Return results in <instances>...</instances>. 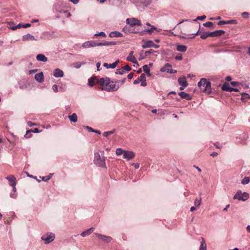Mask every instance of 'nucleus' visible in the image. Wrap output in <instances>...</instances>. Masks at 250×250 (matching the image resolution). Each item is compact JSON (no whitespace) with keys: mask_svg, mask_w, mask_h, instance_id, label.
I'll use <instances>...</instances> for the list:
<instances>
[{"mask_svg":"<svg viewBox=\"0 0 250 250\" xmlns=\"http://www.w3.org/2000/svg\"><path fill=\"white\" fill-rule=\"evenodd\" d=\"M99 84L102 86L101 89L107 91H115L119 88L113 82H111L109 78H102L99 81Z\"/></svg>","mask_w":250,"mask_h":250,"instance_id":"obj_1","label":"nucleus"},{"mask_svg":"<svg viewBox=\"0 0 250 250\" xmlns=\"http://www.w3.org/2000/svg\"><path fill=\"white\" fill-rule=\"evenodd\" d=\"M116 43L113 42H96L94 41L85 42L82 44V47L84 48H88L92 47L99 46H109L115 45Z\"/></svg>","mask_w":250,"mask_h":250,"instance_id":"obj_2","label":"nucleus"},{"mask_svg":"<svg viewBox=\"0 0 250 250\" xmlns=\"http://www.w3.org/2000/svg\"><path fill=\"white\" fill-rule=\"evenodd\" d=\"M94 163L99 167H105V157L103 151H100L95 153Z\"/></svg>","mask_w":250,"mask_h":250,"instance_id":"obj_3","label":"nucleus"},{"mask_svg":"<svg viewBox=\"0 0 250 250\" xmlns=\"http://www.w3.org/2000/svg\"><path fill=\"white\" fill-rule=\"evenodd\" d=\"M198 86L201 90L208 94L211 92V83L205 78H202L198 83Z\"/></svg>","mask_w":250,"mask_h":250,"instance_id":"obj_4","label":"nucleus"},{"mask_svg":"<svg viewBox=\"0 0 250 250\" xmlns=\"http://www.w3.org/2000/svg\"><path fill=\"white\" fill-rule=\"evenodd\" d=\"M249 197V195L247 192H244L242 193L241 190H238L233 196L234 199H238V200L246 201Z\"/></svg>","mask_w":250,"mask_h":250,"instance_id":"obj_5","label":"nucleus"},{"mask_svg":"<svg viewBox=\"0 0 250 250\" xmlns=\"http://www.w3.org/2000/svg\"><path fill=\"white\" fill-rule=\"evenodd\" d=\"M126 23L129 25L131 27H132L135 25L140 26L141 25V22L140 20L134 18H128L126 20Z\"/></svg>","mask_w":250,"mask_h":250,"instance_id":"obj_6","label":"nucleus"},{"mask_svg":"<svg viewBox=\"0 0 250 250\" xmlns=\"http://www.w3.org/2000/svg\"><path fill=\"white\" fill-rule=\"evenodd\" d=\"M42 240L44 241L45 244H47L53 241L55 239V235L50 233V234H46L43 235L42 238Z\"/></svg>","mask_w":250,"mask_h":250,"instance_id":"obj_7","label":"nucleus"},{"mask_svg":"<svg viewBox=\"0 0 250 250\" xmlns=\"http://www.w3.org/2000/svg\"><path fill=\"white\" fill-rule=\"evenodd\" d=\"M160 70L161 72H167L170 74H173L176 72V70L171 68V65L169 63H166Z\"/></svg>","mask_w":250,"mask_h":250,"instance_id":"obj_8","label":"nucleus"},{"mask_svg":"<svg viewBox=\"0 0 250 250\" xmlns=\"http://www.w3.org/2000/svg\"><path fill=\"white\" fill-rule=\"evenodd\" d=\"M96 236L99 239L105 243H109L112 240V238L110 236L104 235L100 233H96Z\"/></svg>","mask_w":250,"mask_h":250,"instance_id":"obj_9","label":"nucleus"},{"mask_svg":"<svg viewBox=\"0 0 250 250\" xmlns=\"http://www.w3.org/2000/svg\"><path fill=\"white\" fill-rule=\"evenodd\" d=\"M135 156V154L132 151H124L123 158L126 159L127 160H129L133 158Z\"/></svg>","mask_w":250,"mask_h":250,"instance_id":"obj_10","label":"nucleus"},{"mask_svg":"<svg viewBox=\"0 0 250 250\" xmlns=\"http://www.w3.org/2000/svg\"><path fill=\"white\" fill-rule=\"evenodd\" d=\"M225 33V31L223 30H216L211 32H209V37H219Z\"/></svg>","mask_w":250,"mask_h":250,"instance_id":"obj_11","label":"nucleus"},{"mask_svg":"<svg viewBox=\"0 0 250 250\" xmlns=\"http://www.w3.org/2000/svg\"><path fill=\"white\" fill-rule=\"evenodd\" d=\"M199 31H200V29L198 30V31L196 33L193 34L194 36H193L192 38H194L196 35H198L199 34ZM200 38H201V39H203V40H205L208 37H209V32H204L203 33L200 32Z\"/></svg>","mask_w":250,"mask_h":250,"instance_id":"obj_12","label":"nucleus"},{"mask_svg":"<svg viewBox=\"0 0 250 250\" xmlns=\"http://www.w3.org/2000/svg\"><path fill=\"white\" fill-rule=\"evenodd\" d=\"M53 75L56 78L62 77L63 76V72L60 69L56 68L54 70Z\"/></svg>","mask_w":250,"mask_h":250,"instance_id":"obj_13","label":"nucleus"},{"mask_svg":"<svg viewBox=\"0 0 250 250\" xmlns=\"http://www.w3.org/2000/svg\"><path fill=\"white\" fill-rule=\"evenodd\" d=\"M100 79H98L96 77H92L88 80V84L90 86H93L94 84H99V81Z\"/></svg>","mask_w":250,"mask_h":250,"instance_id":"obj_14","label":"nucleus"},{"mask_svg":"<svg viewBox=\"0 0 250 250\" xmlns=\"http://www.w3.org/2000/svg\"><path fill=\"white\" fill-rule=\"evenodd\" d=\"M133 51H131L127 57L126 60L128 61L131 62L133 63L138 64V62L137 61L135 57L133 56Z\"/></svg>","mask_w":250,"mask_h":250,"instance_id":"obj_15","label":"nucleus"},{"mask_svg":"<svg viewBox=\"0 0 250 250\" xmlns=\"http://www.w3.org/2000/svg\"><path fill=\"white\" fill-rule=\"evenodd\" d=\"M178 95L183 99H185L187 100H191L192 99V97L188 94L184 92H180L178 93Z\"/></svg>","mask_w":250,"mask_h":250,"instance_id":"obj_16","label":"nucleus"},{"mask_svg":"<svg viewBox=\"0 0 250 250\" xmlns=\"http://www.w3.org/2000/svg\"><path fill=\"white\" fill-rule=\"evenodd\" d=\"M35 79L39 83L42 82L44 80L43 73L42 72L36 74L35 76Z\"/></svg>","mask_w":250,"mask_h":250,"instance_id":"obj_17","label":"nucleus"},{"mask_svg":"<svg viewBox=\"0 0 250 250\" xmlns=\"http://www.w3.org/2000/svg\"><path fill=\"white\" fill-rule=\"evenodd\" d=\"M6 179L10 182V186H16V178L13 175H10L6 177Z\"/></svg>","mask_w":250,"mask_h":250,"instance_id":"obj_18","label":"nucleus"},{"mask_svg":"<svg viewBox=\"0 0 250 250\" xmlns=\"http://www.w3.org/2000/svg\"><path fill=\"white\" fill-rule=\"evenodd\" d=\"M119 62V60H117L115 62L111 63L108 64L107 63H104L103 65L104 67H105L107 68H115L118 63Z\"/></svg>","mask_w":250,"mask_h":250,"instance_id":"obj_19","label":"nucleus"},{"mask_svg":"<svg viewBox=\"0 0 250 250\" xmlns=\"http://www.w3.org/2000/svg\"><path fill=\"white\" fill-rule=\"evenodd\" d=\"M36 59L37 61L42 62H46L48 60L47 58L42 54H39L37 55Z\"/></svg>","mask_w":250,"mask_h":250,"instance_id":"obj_20","label":"nucleus"},{"mask_svg":"<svg viewBox=\"0 0 250 250\" xmlns=\"http://www.w3.org/2000/svg\"><path fill=\"white\" fill-rule=\"evenodd\" d=\"M22 40L23 41H28L29 40H34L37 41V39L35 37L30 34H27L22 36Z\"/></svg>","mask_w":250,"mask_h":250,"instance_id":"obj_21","label":"nucleus"},{"mask_svg":"<svg viewBox=\"0 0 250 250\" xmlns=\"http://www.w3.org/2000/svg\"><path fill=\"white\" fill-rule=\"evenodd\" d=\"M178 82L179 83V84L183 87H187L188 85V83L186 81V78H179L178 79Z\"/></svg>","mask_w":250,"mask_h":250,"instance_id":"obj_22","label":"nucleus"},{"mask_svg":"<svg viewBox=\"0 0 250 250\" xmlns=\"http://www.w3.org/2000/svg\"><path fill=\"white\" fill-rule=\"evenodd\" d=\"M145 79H146V76H145V74H142L140 75V76L137 80H135L134 81L133 83L134 84H138L140 82H142L143 81L145 80Z\"/></svg>","mask_w":250,"mask_h":250,"instance_id":"obj_23","label":"nucleus"},{"mask_svg":"<svg viewBox=\"0 0 250 250\" xmlns=\"http://www.w3.org/2000/svg\"><path fill=\"white\" fill-rule=\"evenodd\" d=\"M154 45V43L152 41H147L142 45L143 48L151 47Z\"/></svg>","mask_w":250,"mask_h":250,"instance_id":"obj_24","label":"nucleus"},{"mask_svg":"<svg viewBox=\"0 0 250 250\" xmlns=\"http://www.w3.org/2000/svg\"><path fill=\"white\" fill-rule=\"evenodd\" d=\"M221 88L223 91L231 92V87H229V83H225L223 84Z\"/></svg>","mask_w":250,"mask_h":250,"instance_id":"obj_25","label":"nucleus"},{"mask_svg":"<svg viewBox=\"0 0 250 250\" xmlns=\"http://www.w3.org/2000/svg\"><path fill=\"white\" fill-rule=\"evenodd\" d=\"M199 250H207V245L205 239L202 237Z\"/></svg>","mask_w":250,"mask_h":250,"instance_id":"obj_26","label":"nucleus"},{"mask_svg":"<svg viewBox=\"0 0 250 250\" xmlns=\"http://www.w3.org/2000/svg\"><path fill=\"white\" fill-rule=\"evenodd\" d=\"M41 131L39 130L38 128H35L33 129L28 130L26 131V133L25 135V137L28 138H30V136H28V133H31V132H34L35 133H38L40 132Z\"/></svg>","mask_w":250,"mask_h":250,"instance_id":"obj_27","label":"nucleus"},{"mask_svg":"<svg viewBox=\"0 0 250 250\" xmlns=\"http://www.w3.org/2000/svg\"><path fill=\"white\" fill-rule=\"evenodd\" d=\"M109 36L111 37H122L123 34L118 31H114L109 34Z\"/></svg>","mask_w":250,"mask_h":250,"instance_id":"obj_28","label":"nucleus"},{"mask_svg":"<svg viewBox=\"0 0 250 250\" xmlns=\"http://www.w3.org/2000/svg\"><path fill=\"white\" fill-rule=\"evenodd\" d=\"M69 119L72 122L76 123L78 120V117L76 113H73L71 115L68 116Z\"/></svg>","mask_w":250,"mask_h":250,"instance_id":"obj_29","label":"nucleus"},{"mask_svg":"<svg viewBox=\"0 0 250 250\" xmlns=\"http://www.w3.org/2000/svg\"><path fill=\"white\" fill-rule=\"evenodd\" d=\"M176 49L178 51L185 52L187 49V47L184 45H178Z\"/></svg>","mask_w":250,"mask_h":250,"instance_id":"obj_30","label":"nucleus"},{"mask_svg":"<svg viewBox=\"0 0 250 250\" xmlns=\"http://www.w3.org/2000/svg\"><path fill=\"white\" fill-rule=\"evenodd\" d=\"M203 25L206 27H211L212 28H214V26H213V23L212 22L208 21L203 24Z\"/></svg>","mask_w":250,"mask_h":250,"instance_id":"obj_31","label":"nucleus"},{"mask_svg":"<svg viewBox=\"0 0 250 250\" xmlns=\"http://www.w3.org/2000/svg\"><path fill=\"white\" fill-rule=\"evenodd\" d=\"M115 131V129H114L111 131L104 132L103 133V135L105 137H107L109 135L113 134L114 133Z\"/></svg>","mask_w":250,"mask_h":250,"instance_id":"obj_32","label":"nucleus"},{"mask_svg":"<svg viewBox=\"0 0 250 250\" xmlns=\"http://www.w3.org/2000/svg\"><path fill=\"white\" fill-rule=\"evenodd\" d=\"M250 182V178L248 177H244L241 181V183L243 185L247 184Z\"/></svg>","mask_w":250,"mask_h":250,"instance_id":"obj_33","label":"nucleus"},{"mask_svg":"<svg viewBox=\"0 0 250 250\" xmlns=\"http://www.w3.org/2000/svg\"><path fill=\"white\" fill-rule=\"evenodd\" d=\"M151 2L152 0H141V3L146 6L149 5Z\"/></svg>","mask_w":250,"mask_h":250,"instance_id":"obj_34","label":"nucleus"},{"mask_svg":"<svg viewBox=\"0 0 250 250\" xmlns=\"http://www.w3.org/2000/svg\"><path fill=\"white\" fill-rule=\"evenodd\" d=\"M123 31L126 34H128L129 33H135V32H134L133 31L131 30V29H130L129 28V27L126 26L123 28Z\"/></svg>","mask_w":250,"mask_h":250,"instance_id":"obj_35","label":"nucleus"},{"mask_svg":"<svg viewBox=\"0 0 250 250\" xmlns=\"http://www.w3.org/2000/svg\"><path fill=\"white\" fill-rule=\"evenodd\" d=\"M53 174L50 173L49 175L42 177V180L45 182L48 181L52 176Z\"/></svg>","mask_w":250,"mask_h":250,"instance_id":"obj_36","label":"nucleus"},{"mask_svg":"<svg viewBox=\"0 0 250 250\" xmlns=\"http://www.w3.org/2000/svg\"><path fill=\"white\" fill-rule=\"evenodd\" d=\"M242 97H241V100L242 101H245V99L246 98H250V95L246 93H242Z\"/></svg>","mask_w":250,"mask_h":250,"instance_id":"obj_37","label":"nucleus"},{"mask_svg":"<svg viewBox=\"0 0 250 250\" xmlns=\"http://www.w3.org/2000/svg\"><path fill=\"white\" fill-rule=\"evenodd\" d=\"M201 203V198L200 197L199 199L196 198L194 201V205L196 207L199 206Z\"/></svg>","mask_w":250,"mask_h":250,"instance_id":"obj_38","label":"nucleus"},{"mask_svg":"<svg viewBox=\"0 0 250 250\" xmlns=\"http://www.w3.org/2000/svg\"><path fill=\"white\" fill-rule=\"evenodd\" d=\"M156 28L155 26H152V27L150 29H146V30H145V31L146 32H148L149 34H151L152 32L154 30H156Z\"/></svg>","mask_w":250,"mask_h":250,"instance_id":"obj_39","label":"nucleus"},{"mask_svg":"<svg viewBox=\"0 0 250 250\" xmlns=\"http://www.w3.org/2000/svg\"><path fill=\"white\" fill-rule=\"evenodd\" d=\"M124 151L122 149L119 148H117L116 150V153L117 155H121V154H124Z\"/></svg>","mask_w":250,"mask_h":250,"instance_id":"obj_40","label":"nucleus"},{"mask_svg":"<svg viewBox=\"0 0 250 250\" xmlns=\"http://www.w3.org/2000/svg\"><path fill=\"white\" fill-rule=\"evenodd\" d=\"M237 23V21L235 20H231L226 21V24H236Z\"/></svg>","mask_w":250,"mask_h":250,"instance_id":"obj_41","label":"nucleus"},{"mask_svg":"<svg viewBox=\"0 0 250 250\" xmlns=\"http://www.w3.org/2000/svg\"><path fill=\"white\" fill-rule=\"evenodd\" d=\"M154 52H156V51L153 49H150L149 51H146L145 52V57H146L147 55L149 54H153Z\"/></svg>","mask_w":250,"mask_h":250,"instance_id":"obj_42","label":"nucleus"},{"mask_svg":"<svg viewBox=\"0 0 250 250\" xmlns=\"http://www.w3.org/2000/svg\"><path fill=\"white\" fill-rule=\"evenodd\" d=\"M90 232H89V231L87 229V230L86 231H83L81 234V235L83 237H85L86 235H90Z\"/></svg>","mask_w":250,"mask_h":250,"instance_id":"obj_43","label":"nucleus"},{"mask_svg":"<svg viewBox=\"0 0 250 250\" xmlns=\"http://www.w3.org/2000/svg\"><path fill=\"white\" fill-rule=\"evenodd\" d=\"M122 68L123 69V70L124 71H129L131 70V67L127 64L125 65V66L123 67Z\"/></svg>","mask_w":250,"mask_h":250,"instance_id":"obj_44","label":"nucleus"},{"mask_svg":"<svg viewBox=\"0 0 250 250\" xmlns=\"http://www.w3.org/2000/svg\"><path fill=\"white\" fill-rule=\"evenodd\" d=\"M206 18V16L205 15H203L202 16H199V17H197L196 19L193 20V21H196L197 20L202 21V20H204V19H205Z\"/></svg>","mask_w":250,"mask_h":250,"instance_id":"obj_45","label":"nucleus"},{"mask_svg":"<svg viewBox=\"0 0 250 250\" xmlns=\"http://www.w3.org/2000/svg\"><path fill=\"white\" fill-rule=\"evenodd\" d=\"M125 73V71L123 70L122 68L118 69L116 70V74L119 75H123Z\"/></svg>","mask_w":250,"mask_h":250,"instance_id":"obj_46","label":"nucleus"},{"mask_svg":"<svg viewBox=\"0 0 250 250\" xmlns=\"http://www.w3.org/2000/svg\"><path fill=\"white\" fill-rule=\"evenodd\" d=\"M230 84L233 86H239L240 85H242L240 83L234 81L231 82Z\"/></svg>","mask_w":250,"mask_h":250,"instance_id":"obj_47","label":"nucleus"},{"mask_svg":"<svg viewBox=\"0 0 250 250\" xmlns=\"http://www.w3.org/2000/svg\"><path fill=\"white\" fill-rule=\"evenodd\" d=\"M102 36L103 37H106V35L105 34L104 32H100L99 33H96L95 34H94V36Z\"/></svg>","mask_w":250,"mask_h":250,"instance_id":"obj_48","label":"nucleus"},{"mask_svg":"<svg viewBox=\"0 0 250 250\" xmlns=\"http://www.w3.org/2000/svg\"><path fill=\"white\" fill-rule=\"evenodd\" d=\"M143 70L144 72H148V71H150V69L147 65H144L143 66Z\"/></svg>","mask_w":250,"mask_h":250,"instance_id":"obj_49","label":"nucleus"},{"mask_svg":"<svg viewBox=\"0 0 250 250\" xmlns=\"http://www.w3.org/2000/svg\"><path fill=\"white\" fill-rule=\"evenodd\" d=\"M242 16L245 19H248L249 17V14L247 12H244L242 14Z\"/></svg>","mask_w":250,"mask_h":250,"instance_id":"obj_50","label":"nucleus"},{"mask_svg":"<svg viewBox=\"0 0 250 250\" xmlns=\"http://www.w3.org/2000/svg\"><path fill=\"white\" fill-rule=\"evenodd\" d=\"M84 128H86L90 132H94V131H95V129L88 126H84Z\"/></svg>","mask_w":250,"mask_h":250,"instance_id":"obj_51","label":"nucleus"},{"mask_svg":"<svg viewBox=\"0 0 250 250\" xmlns=\"http://www.w3.org/2000/svg\"><path fill=\"white\" fill-rule=\"evenodd\" d=\"M175 59L176 60L181 61L182 60V56L181 54H178L176 57Z\"/></svg>","mask_w":250,"mask_h":250,"instance_id":"obj_52","label":"nucleus"},{"mask_svg":"<svg viewBox=\"0 0 250 250\" xmlns=\"http://www.w3.org/2000/svg\"><path fill=\"white\" fill-rule=\"evenodd\" d=\"M27 124L30 126V127H32L34 125H37V124H36V123H33L32 122H31V121H28L27 123Z\"/></svg>","mask_w":250,"mask_h":250,"instance_id":"obj_53","label":"nucleus"},{"mask_svg":"<svg viewBox=\"0 0 250 250\" xmlns=\"http://www.w3.org/2000/svg\"><path fill=\"white\" fill-rule=\"evenodd\" d=\"M125 81H126V78H124L122 81H117L116 83L118 84L120 83L121 85V84H123V83H125Z\"/></svg>","mask_w":250,"mask_h":250,"instance_id":"obj_54","label":"nucleus"},{"mask_svg":"<svg viewBox=\"0 0 250 250\" xmlns=\"http://www.w3.org/2000/svg\"><path fill=\"white\" fill-rule=\"evenodd\" d=\"M74 66L76 68H79L81 67V64L79 62H76L73 64Z\"/></svg>","mask_w":250,"mask_h":250,"instance_id":"obj_55","label":"nucleus"},{"mask_svg":"<svg viewBox=\"0 0 250 250\" xmlns=\"http://www.w3.org/2000/svg\"><path fill=\"white\" fill-rule=\"evenodd\" d=\"M52 89L55 92H58V86L56 84H54L52 86Z\"/></svg>","mask_w":250,"mask_h":250,"instance_id":"obj_56","label":"nucleus"},{"mask_svg":"<svg viewBox=\"0 0 250 250\" xmlns=\"http://www.w3.org/2000/svg\"><path fill=\"white\" fill-rule=\"evenodd\" d=\"M214 146H215L218 148V149H221L222 147V145H220L219 143H215L214 144Z\"/></svg>","mask_w":250,"mask_h":250,"instance_id":"obj_57","label":"nucleus"},{"mask_svg":"<svg viewBox=\"0 0 250 250\" xmlns=\"http://www.w3.org/2000/svg\"><path fill=\"white\" fill-rule=\"evenodd\" d=\"M226 21H220L218 22V25H221L222 24H226Z\"/></svg>","mask_w":250,"mask_h":250,"instance_id":"obj_58","label":"nucleus"},{"mask_svg":"<svg viewBox=\"0 0 250 250\" xmlns=\"http://www.w3.org/2000/svg\"><path fill=\"white\" fill-rule=\"evenodd\" d=\"M9 28L13 30H16V26L12 25V23L9 24Z\"/></svg>","mask_w":250,"mask_h":250,"instance_id":"obj_59","label":"nucleus"},{"mask_svg":"<svg viewBox=\"0 0 250 250\" xmlns=\"http://www.w3.org/2000/svg\"><path fill=\"white\" fill-rule=\"evenodd\" d=\"M37 71H38V69H32V70H30L29 71V74H32L35 73H36Z\"/></svg>","mask_w":250,"mask_h":250,"instance_id":"obj_60","label":"nucleus"},{"mask_svg":"<svg viewBox=\"0 0 250 250\" xmlns=\"http://www.w3.org/2000/svg\"><path fill=\"white\" fill-rule=\"evenodd\" d=\"M132 165L133 166H134L135 167V168H136V169L139 168V167H140V165H139V164L138 163H133L132 164Z\"/></svg>","mask_w":250,"mask_h":250,"instance_id":"obj_61","label":"nucleus"},{"mask_svg":"<svg viewBox=\"0 0 250 250\" xmlns=\"http://www.w3.org/2000/svg\"><path fill=\"white\" fill-rule=\"evenodd\" d=\"M133 76V73H130L127 75V78L128 79H132Z\"/></svg>","mask_w":250,"mask_h":250,"instance_id":"obj_62","label":"nucleus"},{"mask_svg":"<svg viewBox=\"0 0 250 250\" xmlns=\"http://www.w3.org/2000/svg\"><path fill=\"white\" fill-rule=\"evenodd\" d=\"M30 26H31L30 23H26V24H23V25H22V27H23V28H27V27H29Z\"/></svg>","mask_w":250,"mask_h":250,"instance_id":"obj_63","label":"nucleus"},{"mask_svg":"<svg viewBox=\"0 0 250 250\" xmlns=\"http://www.w3.org/2000/svg\"><path fill=\"white\" fill-rule=\"evenodd\" d=\"M146 78L145 79V80L144 81H143L142 82H141V85L143 86H146Z\"/></svg>","mask_w":250,"mask_h":250,"instance_id":"obj_64","label":"nucleus"}]
</instances>
